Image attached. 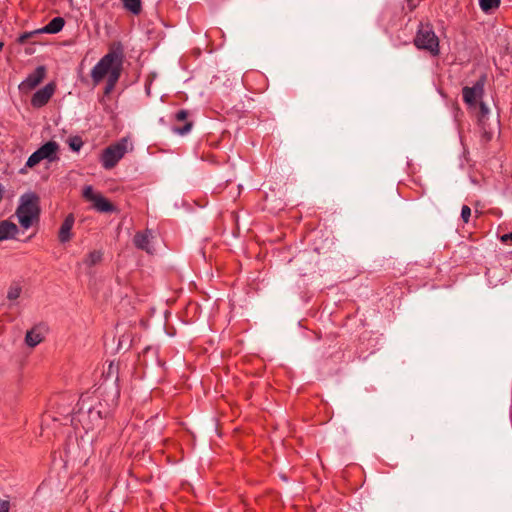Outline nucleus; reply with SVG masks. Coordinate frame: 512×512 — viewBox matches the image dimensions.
<instances>
[{
	"mask_svg": "<svg viewBox=\"0 0 512 512\" xmlns=\"http://www.w3.org/2000/svg\"><path fill=\"white\" fill-rule=\"evenodd\" d=\"M123 53L121 50L111 49L105 54L91 70V78L94 86L107 78L104 94L110 95L114 90L122 73Z\"/></svg>",
	"mask_w": 512,
	"mask_h": 512,
	"instance_id": "1",
	"label": "nucleus"
},
{
	"mask_svg": "<svg viewBox=\"0 0 512 512\" xmlns=\"http://www.w3.org/2000/svg\"><path fill=\"white\" fill-rule=\"evenodd\" d=\"M39 197L35 193H26L20 197V204L16 210L20 225L28 229L34 220L39 219Z\"/></svg>",
	"mask_w": 512,
	"mask_h": 512,
	"instance_id": "2",
	"label": "nucleus"
},
{
	"mask_svg": "<svg viewBox=\"0 0 512 512\" xmlns=\"http://www.w3.org/2000/svg\"><path fill=\"white\" fill-rule=\"evenodd\" d=\"M132 149L133 146L128 137H123L117 142L110 144L100 155L102 167L106 170L113 169L125 154Z\"/></svg>",
	"mask_w": 512,
	"mask_h": 512,
	"instance_id": "3",
	"label": "nucleus"
},
{
	"mask_svg": "<svg viewBox=\"0 0 512 512\" xmlns=\"http://www.w3.org/2000/svg\"><path fill=\"white\" fill-rule=\"evenodd\" d=\"M414 45L431 55H439V39L430 24H421L414 38Z\"/></svg>",
	"mask_w": 512,
	"mask_h": 512,
	"instance_id": "4",
	"label": "nucleus"
},
{
	"mask_svg": "<svg viewBox=\"0 0 512 512\" xmlns=\"http://www.w3.org/2000/svg\"><path fill=\"white\" fill-rule=\"evenodd\" d=\"M59 150L60 146L56 141L51 140L46 142L29 156L26 162V167L33 168L43 160H46L49 163L58 161Z\"/></svg>",
	"mask_w": 512,
	"mask_h": 512,
	"instance_id": "5",
	"label": "nucleus"
},
{
	"mask_svg": "<svg viewBox=\"0 0 512 512\" xmlns=\"http://www.w3.org/2000/svg\"><path fill=\"white\" fill-rule=\"evenodd\" d=\"M83 197L85 200L92 202L93 208L98 212L109 213L115 211V206L101 193L95 192L92 186H86L83 189Z\"/></svg>",
	"mask_w": 512,
	"mask_h": 512,
	"instance_id": "6",
	"label": "nucleus"
},
{
	"mask_svg": "<svg viewBox=\"0 0 512 512\" xmlns=\"http://www.w3.org/2000/svg\"><path fill=\"white\" fill-rule=\"evenodd\" d=\"M46 74V67L43 65L38 66L19 84V91L24 94L31 92L45 79Z\"/></svg>",
	"mask_w": 512,
	"mask_h": 512,
	"instance_id": "7",
	"label": "nucleus"
},
{
	"mask_svg": "<svg viewBox=\"0 0 512 512\" xmlns=\"http://www.w3.org/2000/svg\"><path fill=\"white\" fill-rule=\"evenodd\" d=\"M55 90L56 84L54 82L46 84L43 88L33 94L31 98V105L34 108H41L45 106L54 95Z\"/></svg>",
	"mask_w": 512,
	"mask_h": 512,
	"instance_id": "8",
	"label": "nucleus"
},
{
	"mask_svg": "<svg viewBox=\"0 0 512 512\" xmlns=\"http://www.w3.org/2000/svg\"><path fill=\"white\" fill-rule=\"evenodd\" d=\"M174 120L176 124L172 130L174 133L179 135L188 134L193 127V122L189 120V112L185 109H181L175 113Z\"/></svg>",
	"mask_w": 512,
	"mask_h": 512,
	"instance_id": "9",
	"label": "nucleus"
},
{
	"mask_svg": "<svg viewBox=\"0 0 512 512\" xmlns=\"http://www.w3.org/2000/svg\"><path fill=\"white\" fill-rule=\"evenodd\" d=\"M152 238V231L150 229H146L144 231H139L134 235L133 243L138 249L143 250L148 254H153L154 248L151 245Z\"/></svg>",
	"mask_w": 512,
	"mask_h": 512,
	"instance_id": "10",
	"label": "nucleus"
},
{
	"mask_svg": "<svg viewBox=\"0 0 512 512\" xmlns=\"http://www.w3.org/2000/svg\"><path fill=\"white\" fill-rule=\"evenodd\" d=\"M483 94V84L476 82L472 87L465 86L462 89L463 100L469 106H475L477 99Z\"/></svg>",
	"mask_w": 512,
	"mask_h": 512,
	"instance_id": "11",
	"label": "nucleus"
},
{
	"mask_svg": "<svg viewBox=\"0 0 512 512\" xmlns=\"http://www.w3.org/2000/svg\"><path fill=\"white\" fill-rule=\"evenodd\" d=\"M75 222L73 214H69L64 219L59 229L58 238L61 243L69 242L72 239V228Z\"/></svg>",
	"mask_w": 512,
	"mask_h": 512,
	"instance_id": "12",
	"label": "nucleus"
},
{
	"mask_svg": "<svg viewBox=\"0 0 512 512\" xmlns=\"http://www.w3.org/2000/svg\"><path fill=\"white\" fill-rule=\"evenodd\" d=\"M18 233V227L8 220L0 221V241L14 238Z\"/></svg>",
	"mask_w": 512,
	"mask_h": 512,
	"instance_id": "13",
	"label": "nucleus"
},
{
	"mask_svg": "<svg viewBox=\"0 0 512 512\" xmlns=\"http://www.w3.org/2000/svg\"><path fill=\"white\" fill-rule=\"evenodd\" d=\"M44 337L38 328L27 331L25 342L29 347H35L43 341Z\"/></svg>",
	"mask_w": 512,
	"mask_h": 512,
	"instance_id": "14",
	"label": "nucleus"
},
{
	"mask_svg": "<svg viewBox=\"0 0 512 512\" xmlns=\"http://www.w3.org/2000/svg\"><path fill=\"white\" fill-rule=\"evenodd\" d=\"M64 25L65 20L62 17H55L43 28V31L49 34H56L63 29Z\"/></svg>",
	"mask_w": 512,
	"mask_h": 512,
	"instance_id": "15",
	"label": "nucleus"
},
{
	"mask_svg": "<svg viewBox=\"0 0 512 512\" xmlns=\"http://www.w3.org/2000/svg\"><path fill=\"white\" fill-rule=\"evenodd\" d=\"M123 7L134 15H139L142 11L141 0H121Z\"/></svg>",
	"mask_w": 512,
	"mask_h": 512,
	"instance_id": "16",
	"label": "nucleus"
},
{
	"mask_svg": "<svg viewBox=\"0 0 512 512\" xmlns=\"http://www.w3.org/2000/svg\"><path fill=\"white\" fill-rule=\"evenodd\" d=\"M102 259V253L100 251L94 250L90 252L86 258L84 259V263L88 267H92L96 264H98Z\"/></svg>",
	"mask_w": 512,
	"mask_h": 512,
	"instance_id": "17",
	"label": "nucleus"
},
{
	"mask_svg": "<svg viewBox=\"0 0 512 512\" xmlns=\"http://www.w3.org/2000/svg\"><path fill=\"white\" fill-rule=\"evenodd\" d=\"M479 5L482 11L489 12L500 6V0H479Z\"/></svg>",
	"mask_w": 512,
	"mask_h": 512,
	"instance_id": "18",
	"label": "nucleus"
},
{
	"mask_svg": "<svg viewBox=\"0 0 512 512\" xmlns=\"http://www.w3.org/2000/svg\"><path fill=\"white\" fill-rule=\"evenodd\" d=\"M68 145L71 150L78 152L83 147L84 143L81 137L74 136L68 139Z\"/></svg>",
	"mask_w": 512,
	"mask_h": 512,
	"instance_id": "19",
	"label": "nucleus"
},
{
	"mask_svg": "<svg viewBox=\"0 0 512 512\" xmlns=\"http://www.w3.org/2000/svg\"><path fill=\"white\" fill-rule=\"evenodd\" d=\"M21 291L22 289L19 285H12L7 292V298L11 301L16 300L20 297Z\"/></svg>",
	"mask_w": 512,
	"mask_h": 512,
	"instance_id": "20",
	"label": "nucleus"
},
{
	"mask_svg": "<svg viewBox=\"0 0 512 512\" xmlns=\"http://www.w3.org/2000/svg\"><path fill=\"white\" fill-rule=\"evenodd\" d=\"M471 216V209L467 205H463L461 209V218L464 223H468Z\"/></svg>",
	"mask_w": 512,
	"mask_h": 512,
	"instance_id": "21",
	"label": "nucleus"
},
{
	"mask_svg": "<svg viewBox=\"0 0 512 512\" xmlns=\"http://www.w3.org/2000/svg\"><path fill=\"white\" fill-rule=\"evenodd\" d=\"M480 126H481V140L483 143H488L492 139V133L485 129L484 123Z\"/></svg>",
	"mask_w": 512,
	"mask_h": 512,
	"instance_id": "22",
	"label": "nucleus"
},
{
	"mask_svg": "<svg viewBox=\"0 0 512 512\" xmlns=\"http://www.w3.org/2000/svg\"><path fill=\"white\" fill-rule=\"evenodd\" d=\"M488 112H489V110L486 107V105L483 102H481L480 103L479 125H482L484 123V118L486 117Z\"/></svg>",
	"mask_w": 512,
	"mask_h": 512,
	"instance_id": "23",
	"label": "nucleus"
},
{
	"mask_svg": "<svg viewBox=\"0 0 512 512\" xmlns=\"http://www.w3.org/2000/svg\"><path fill=\"white\" fill-rule=\"evenodd\" d=\"M10 511V501L0 498V512Z\"/></svg>",
	"mask_w": 512,
	"mask_h": 512,
	"instance_id": "24",
	"label": "nucleus"
},
{
	"mask_svg": "<svg viewBox=\"0 0 512 512\" xmlns=\"http://www.w3.org/2000/svg\"><path fill=\"white\" fill-rule=\"evenodd\" d=\"M500 241L502 243H507L508 241H512V232L502 235L500 237Z\"/></svg>",
	"mask_w": 512,
	"mask_h": 512,
	"instance_id": "25",
	"label": "nucleus"
},
{
	"mask_svg": "<svg viewBox=\"0 0 512 512\" xmlns=\"http://www.w3.org/2000/svg\"><path fill=\"white\" fill-rule=\"evenodd\" d=\"M5 193V189L2 184H0V201L3 199Z\"/></svg>",
	"mask_w": 512,
	"mask_h": 512,
	"instance_id": "26",
	"label": "nucleus"
},
{
	"mask_svg": "<svg viewBox=\"0 0 512 512\" xmlns=\"http://www.w3.org/2000/svg\"><path fill=\"white\" fill-rule=\"evenodd\" d=\"M414 0H407V3L409 4V6L412 8H414L416 5L413 3Z\"/></svg>",
	"mask_w": 512,
	"mask_h": 512,
	"instance_id": "27",
	"label": "nucleus"
}]
</instances>
